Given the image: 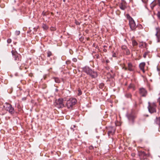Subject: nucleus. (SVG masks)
Returning a JSON list of instances; mask_svg holds the SVG:
<instances>
[{"instance_id": "obj_1", "label": "nucleus", "mask_w": 160, "mask_h": 160, "mask_svg": "<svg viewBox=\"0 0 160 160\" xmlns=\"http://www.w3.org/2000/svg\"><path fill=\"white\" fill-rule=\"evenodd\" d=\"M126 16L129 21V25L131 30L132 31L135 30L137 26L136 25L134 20L128 14H126Z\"/></svg>"}, {"instance_id": "obj_2", "label": "nucleus", "mask_w": 160, "mask_h": 160, "mask_svg": "<svg viewBox=\"0 0 160 160\" xmlns=\"http://www.w3.org/2000/svg\"><path fill=\"white\" fill-rule=\"evenodd\" d=\"M77 100L75 98H71L67 101L66 106L69 109H72L73 106L76 103Z\"/></svg>"}, {"instance_id": "obj_3", "label": "nucleus", "mask_w": 160, "mask_h": 160, "mask_svg": "<svg viewBox=\"0 0 160 160\" xmlns=\"http://www.w3.org/2000/svg\"><path fill=\"white\" fill-rule=\"evenodd\" d=\"M13 58L15 62L17 64L19 63L21 60V55L18 53L12 50L11 52Z\"/></svg>"}, {"instance_id": "obj_4", "label": "nucleus", "mask_w": 160, "mask_h": 160, "mask_svg": "<svg viewBox=\"0 0 160 160\" xmlns=\"http://www.w3.org/2000/svg\"><path fill=\"white\" fill-rule=\"evenodd\" d=\"M3 107L5 110L8 111L10 114L13 115L14 113V109L10 103H5L3 105Z\"/></svg>"}, {"instance_id": "obj_5", "label": "nucleus", "mask_w": 160, "mask_h": 160, "mask_svg": "<svg viewBox=\"0 0 160 160\" xmlns=\"http://www.w3.org/2000/svg\"><path fill=\"white\" fill-rule=\"evenodd\" d=\"M138 155L140 159L142 160H148L150 156L149 153L147 154L144 151H139Z\"/></svg>"}, {"instance_id": "obj_6", "label": "nucleus", "mask_w": 160, "mask_h": 160, "mask_svg": "<svg viewBox=\"0 0 160 160\" xmlns=\"http://www.w3.org/2000/svg\"><path fill=\"white\" fill-rule=\"evenodd\" d=\"M148 110L150 113H152L156 112V105L155 103H151L149 102H148Z\"/></svg>"}, {"instance_id": "obj_7", "label": "nucleus", "mask_w": 160, "mask_h": 160, "mask_svg": "<svg viewBox=\"0 0 160 160\" xmlns=\"http://www.w3.org/2000/svg\"><path fill=\"white\" fill-rule=\"evenodd\" d=\"M139 93L140 96L142 97H146L148 94L147 91L143 88H139Z\"/></svg>"}, {"instance_id": "obj_8", "label": "nucleus", "mask_w": 160, "mask_h": 160, "mask_svg": "<svg viewBox=\"0 0 160 160\" xmlns=\"http://www.w3.org/2000/svg\"><path fill=\"white\" fill-rule=\"evenodd\" d=\"M107 131L108 136H110L111 135H113L114 134L116 129L114 127H109L107 128Z\"/></svg>"}, {"instance_id": "obj_9", "label": "nucleus", "mask_w": 160, "mask_h": 160, "mask_svg": "<svg viewBox=\"0 0 160 160\" xmlns=\"http://www.w3.org/2000/svg\"><path fill=\"white\" fill-rule=\"evenodd\" d=\"M127 117L129 120V123L131 124H133L134 122V119L136 116L132 114L128 115Z\"/></svg>"}, {"instance_id": "obj_10", "label": "nucleus", "mask_w": 160, "mask_h": 160, "mask_svg": "<svg viewBox=\"0 0 160 160\" xmlns=\"http://www.w3.org/2000/svg\"><path fill=\"white\" fill-rule=\"evenodd\" d=\"M88 75L92 78H96L98 76V74L97 72L92 69Z\"/></svg>"}, {"instance_id": "obj_11", "label": "nucleus", "mask_w": 160, "mask_h": 160, "mask_svg": "<svg viewBox=\"0 0 160 160\" xmlns=\"http://www.w3.org/2000/svg\"><path fill=\"white\" fill-rule=\"evenodd\" d=\"M63 99L62 98H59L56 102V104L58 105V108H62L64 107V105L63 103Z\"/></svg>"}, {"instance_id": "obj_12", "label": "nucleus", "mask_w": 160, "mask_h": 160, "mask_svg": "<svg viewBox=\"0 0 160 160\" xmlns=\"http://www.w3.org/2000/svg\"><path fill=\"white\" fill-rule=\"evenodd\" d=\"M82 71L86 73L88 75L90 73V72L92 70L89 67L86 66L82 68Z\"/></svg>"}, {"instance_id": "obj_13", "label": "nucleus", "mask_w": 160, "mask_h": 160, "mask_svg": "<svg viewBox=\"0 0 160 160\" xmlns=\"http://www.w3.org/2000/svg\"><path fill=\"white\" fill-rule=\"evenodd\" d=\"M126 4L125 2L123 1L119 4V8L122 10H125L127 8Z\"/></svg>"}, {"instance_id": "obj_14", "label": "nucleus", "mask_w": 160, "mask_h": 160, "mask_svg": "<svg viewBox=\"0 0 160 160\" xmlns=\"http://www.w3.org/2000/svg\"><path fill=\"white\" fill-rule=\"evenodd\" d=\"M145 65L146 63L145 62H142L140 63L139 66L140 69L142 70L143 73L145 72L144 68Z\"/></svg>"}, {"instance_id": "obj_15", "label": "nucleus", "mask_w": 160, "mask_h": 160, "mask_svg": "<svg viewBox=\"0 0 160 160\" xmlns=\"http://www.w3.org/2000/svg\"><path fill=\"white\" fill-rule=\"evenodd\" d=\"M134 67L131 62L128 63V69L130 71H133L134 70Z\"/></svg>"}, {"instance_id": "obj_16", "label": "nucleus", "mask_w": 160, "mask_h": 160, "mask_svg": "<svg viewBox=\"0 0 160 160\" xmlns=\"http://www.w3.org/2000/svg\"><path fill=\"white\" fill-rule=\"evenodd\" d=\"M154 123L160 127V117H156V119L154 120Z\"/></svg>"}, {"instance_id": "obj_17", "label": "nucleus", "mask_w": 160, "mask_h": 160, "mask_svg": "<svg viewBox=\"0 0 160 160\" xmlns=\"http://www.w3.org/2000/svg\"><path fill=\"white\" fill-rule=\"evenodd\" d=\"M132 89L133 91L135 90V88L134 85L132 84H130L128 86V90Z\"/></svg>"}, {"instance_id": "obj_18", "label": "nucleus", "mask_w": 160, "mask_h": 160, "mask_svg": "<svg viewBox=\"0 0 160 160\" xmlns=\"http://www.w3.org/2000/svg\"><path fill=\"white\" fill-rule=\"evenodd\" d=\"M156 35L157 37L158 42H160V32H157L156 34Z\"/></svg>"}, {"instance_id": "obj_19", "label": "nucleus", "mask_w": 160, "mask_h": 160, "mask_svg": "<svg viewBox=\"0 0 160 160\" xmlns=\"http://www.w3.org/2000/svg\"><path fill=\"white\" fill-rule=\"evenodd\" d=\"M125 96L127 98H131L132 95L130 93H127L125 94Z\"/></svg>"}, {"instance_id": "obj_20", "label": "nucleus", "mask_w": 160, "mask_h": 160, "mask_svg": "<svg viewBox=\"0 0 160 160\" xmlns=\"http://www.w3.org/2000/svg\"><path fill=\"white\" fill-rule=\"evenodd\" d=\"M132 45L133 46H136L138 45V43L136 40H132Z\"/></svg>"}, {"instance_id": "obj_21", "label": "nucleus", "mask_w": 160, "mask_h": 160, "mask_svg": "<svg viewBox=\"0 0 160 160\" xmlns=\"http://www.w3.org/2000/svg\"><path fill=\"white\" fill-rule=\"evenodd\" d=\"M150 52L149 51H147L145 52L143 55V57L144 58H146V56Z\"/></svg>"}, {"instance_id": "obj_22", "label": "nucleus", "mask_w": 160, "mask_h": 160, "mask_svg": "<svg viewBox=\"0 0 160 160\" xmlns=\"http://www.w3.org/2000/svg\"><path fill=\"white\" fill-rule=\"evenodd\" d=\"M54 80L56 82L59 83L60 82V80L58 78H54Z\"/></svg>"}, {"instance_id": "obj_23", "label": "nucleus", "mask_w": 160, "mask_h": 160, "mask_svg": "<svg viewBox=\"0 0 160 160\" xmlns=\"http://www.w3.org/2000/svg\"><path fill=\"white\" fill-rule=\"evenodd\" d=\"M124 52H126V54L127 55H129L130 54V52L129 50L127 48L126 50L124 51Z\"/></svg>"}, {"instance_id": "obj_24", "label": "nucleus", "mask_w": 160, "mask_h": 160, "mask_svg": "<svg viewBox=\"0 0 160 160\" xmlns=\"http://www.w3.org/2000/svg\"><path fill=\"white\" fill-rule=\"evenodd\" d=\"M104 84L103 83H101L99 85V88L101 89H103L104 87Z\"/></svg>"}, {"instance_id": "obj_25", "label": "nucleus", "mask_w": 160, "mask_h": 160, "mask_svg": "<svg viewBox=\"0 0 160 160\" xmlns=\"http://www.w3.org/2000/svg\"><path fill=\"white\" fill-rule=\"evenodd\" d=\"M52 55V53L51 51H48L47 52V57H50Z\"/></svg>"}, {"instance_id": "obj_26", "label": "nucleus", "mask_w": 160, "mask_h": 160, "mask_svg": "<svg viewBox=\"0 0 160 160\" xmlns=\"http://www.w3.org/2000/svg\"><path fill=\"white\" fill-rule=\"evenodd\" d=\"M5 113V111L4 110H3L2 109V110H0V114L2 115H4Z\"/></svg>"}, {"instance_id": "obj_27", "label": "nucleus", "mask_w": 160, "mask_h": 160, "mask_svg": "<svg viewBox=\"0 0 160 160\" xmlns=\"http://www.w3.org/2000/svg\"><path fill=\"white\" fill-rule=\"evenodd\" d=\"M127 48V47L126 46L123 45L122 47V49L124 51H125Z\"/></svg>"}, {"instance_id": "obj_28", "label": "nucleus", "mask_w": 160, "mask_h": 160, "mask_svg": "<svg viewBox=\"0 0 160 160\" xmlns=\"http://www.w3.org/2000/svg\"><path fill=\"white\" fill-rule=\"evenodd\" d=\"M157 15L158 17V18L160 20V11L158 12Z\"/></svg>"}, {"instance_id": "obj_29", "label": "nucleus", "mask_w": 160, "mask_h": 160, "mask_svg": "<svg viewBox=\"0 0 160 160\" xmlns=\"http://www.w3.org/2000/svg\"><path fill=\"white\" fill-rule=\"evenodd\" d=\"M78 96H80L82 94V92L80 89H79L78 90Z\"/></svg>"}, {"instance_id": "obj_30", "label": "nucleus", "mask_w": 160, "mask_h": 160, "mask_svg": "<svg viewBox=\"0 0 160 160\" xmlns=\"http://www.w3.org/2000/svg\"><path fill=\"white\" fill-rule=\"evenodd\" d=\"M20 33V31H16L15 32V34L16 35H18Z\"/></svg>"}, {"instance_id": "obj_31", "label": "nucleus", "mask_w": 160, "mask_h": 160, "mask_svg": "<svg viewBox=\"0 0 160 160\" xmlns=\"http://www.w3.org/2000/svg\"><path fill=\"white\" fill-rule=\"evenodd\" d=\"M12 40L11 39H8L7 40V42L8 43H10L11 42Z\"/></svg>"}, {"instance_id": "obj_32", "label": "nucleus", "mask_w": 160, "mask_h": 160, "mask_svg": "<svg viewBox=\"0 0 160 160\" xmlns=\"http://www.w3.org/2000/svg\"><path fill=\"white\" fill-rule=\"evenodd\" d=\"M72 61L74 62H77V59L76 58H73L72 59Z\"/></svg>"}, {"instance_id": "obj_33", "label": "nucleus", "mask_w": 160, "mask_h": 160, "mask_svg": "<svg viewBox=\"0 0 160 160\" xmlns=\"http://www.w3.org/2000/svg\"><path fill=\"white\" fill-rule=\"evenodd\" d=\"M94 148V147L92 146H90L89 147V149L90 150H92Z\"/></svg>"}, {"instance_id": "obj_34", "label": "nucleus", "mask_w": 160, "mask_h": 160, "mask_svg": "<svg viewBox=\"0 0 160 160\" xmlns=\"http://www.w3.org/2000/svg\"><path fill=\"white\" fill-rule=\"evenodd\" d=\"M112 56L113 57H117L116 54L115 52H113Z\"/></svg>"}, {"instance_id": "obj_35", "label": "nucleus", "mask_w": 160, "mask_h": 160, "mask_svg": "<svg viewBox=\"0 0 160 160\" xmlns=\"http://www.w3.org/2000/svg\"><path fill=\"white\" fill-rule=\"evenodd\" d=\"M131 155L132 157H134L136 155V154L135 153L132 152L131 153Z\"/></svg>"}, {"instance_id": "obj_36", "label": "nucleus", "mask_w": 160, "mask_h": 160, "mask_svg": "<svg viewBox=\"0 0 160 160\" xmlns=\"http://www.w3.org/2000/svg\"><path fill=\"white\" fill-rule=\"evenodd\" d=\"M75 23L77 25H79L80 24V22L77 21H75Z\"/></svg>"}, {"instance_id": "obj_37", "label": "nucleus", "mask_w": 160, "mask_h": 160, "mask_svg": "<svg viewBox=\"0 0 160 160\" xmlns=\"http://www.w3.org/2000/svg\"><path fill=\"white\" fill-rule=\"evenodd\" d=\"M158 5L160 7V0H158Z\"/></svg>"}, {"instance_id": "obj_38", "label": "nucleus", "mask_w": 160, "mask_h": 160, "mask_svg": "<svg viewBox=\"0 0 160 160\" xmlns=\"http://www.w3.org/2000/svg\"><path fill=\"white\" fill-rule=\"evenodd\" d=\"M103 51L104 52H106L107 51V50L106 49H105V48H104L103 49Z\"/></svg>"}, {"instance_id": "obj_39", "label": "nucleus", "mask_w": 160, "mask_h": 160, "mask_svg": "<svg viewBox=\"0 0 160 160\" xmlns=\"http://www.w3.org/2000/svg\"><path fill=\"white\" fill-rule=\"evenodd\" d=\"M158 102H159V105H160V98H158Z\"/></svg>"}, {"instance_id": "obj_40", "label": "nucleus", "mask_w": 160, "mask_h": 160, "mask_svg": "<svg viewBox=\"0 0 160 160\" xmlns=\"http://www.w3.org/2000/svg\"><path fill=\"white\" fill-rule=\"evenodd\" d=\"M109 62V60H106V63H108Z\"/></svg>"}, {"instance_id": "obj_41", "label": "nucleus", "mask_w": 160, "mask_h": 160, "mask_svg": "<svg viewBox=\"0 0 160 160\" xmlns=\"http://www.w3.org/2000/svg\"><path fill=\"white\" fill-rule=\"evenodd\" d=\"M106 68L107 69H108L109 68L108 67H107Z\"/></svg>"}, {"instance_id": "obj_42", "label": "nucleus", "mask_w": 160, "mask_h": 160, "mask_svg": "<svg viewBox=\"0 0 160 160\" xmlns=\"http://www.w3.org/2000/svg\"><path fill=\"white\" fill-rule=\"evenodd\" d=\"M107 47V46H106V45H104L103 46L104 48H105V47Z\"/></svg>"}, {"instance_id": "obj_43", "label": "nucleus", "mask_w": 160, "mask_h": 160, "mask_svg": "<svg viewBox=\"0 0 160 160\" xmlns=\"http://www.w3.org/2000/svg\"><path fill=\"white\" fill-rule=\"evenodd\" d=\"M127 68H125V70H127Z\"/></svg>"}, {"instance_id": "obj_44", "label": "nucleus", "mask_w": 160, "mask_h": 160, "mask_svg": "<svg viewBox=\"0 0 160 160\" xmlns=\"http://www.w3.org/2000/svg\"><path fill=\"white\" fill-rule=\"evenodd\" d=\"M98 48V46H97L96 48Z\"/></svg>"}, {"instance_id": "obj_45", "label": "nucleus", "mask_w": 160, "mask_h": 160, "mask_svg": "<svg viewBox=\"0 0 160 160\" xmlns=\"http://www.w3.org/2000/svg\"><path fill=\"white\" fill-rule=\"evenodd\" d=\"M71 128V129H72V128Z\"/></svg>"}, {"instance_id": "obj_46", "label": "nucleus", "mask_w": 160, "mask_h": 160, "mask_svg": "<svg viewBox=\"0 0 160 160\" xmlns=\"http://www.w3.org/2000/svg\"><path fill=\"white\" fill-rule=\"evenodd\" d=\"M63 1L64 2H65V0H63Z\"/></svg>"}]
</instances>
